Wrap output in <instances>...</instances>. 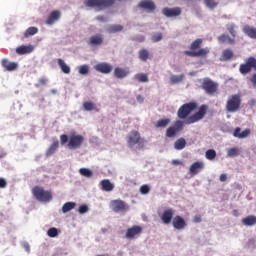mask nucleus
Here are the masks:
<instances>
[{
  "instance_id": "obj_1",
  "label": "nucleus",
  "mask_w": 256,
  "mask_h": 256,
  "mask_svg": "<svg viewBox=\"0 0 256 256\" xmlns=\"http://www.w3.org/2000/svg\"><path fill=\"white\" fill-rule=\"evenodd\" d=\"M197 107H199V105L195 101L183 104L177 111L178 119L182 120L175 121L173 126L167 128L166 137H175L179 132L183 131L185 125H193V123H199V121H201V119L207 115L208 107L207 105L203 104L199 107L197 112L191 115L193 111H196ZM184 119L185 121L183 122Z\"/></svg>"
},
{
  "instance_id": "obj_2",
  "label": "nucleus",
  "mask_w": 256,
  "mask_h": 256,
  "mask_svg": "<svg viewBox=\"0 0 256 256\" xmlns=\"http://www.w3.org/2000/svg\"><path fill=\"white\" fill-rule=\"evenodd\" d=\"M60 143L61 145H67L68 149L71 150L81 149V146L85 143V137L75 132H71L70 136L62 134L60 136Z\"/></svg>"
},
{
  "instance_id": "obj_3",
  "label": "nucleus",
  "mask_w": 256,
  "mask_h": 256,
  "mask_svg": "<svg viewBox=\"0 0 256 256\" xmlns=\"http://www.w3.org/2000/svg\"><path fill=\"white\" fill-rule=\"evenodd\" d=\"M203 45V39L198 38L194 40L190 45V50L184 51V55L187 57H207L209 55V48H201Z\"/></svg>"
},
{
  "instance_id": "obj_4",
  "label": "nucleus",
  "mask_w": 256,
  "mask_h": 256,
  "mask_svg": "<svg viewBox=\"0 0 256 256\" xmlns=\"http://www.w3.org/2000/svg\"><path fill=\"white\" fill-rule=\"evenodd\" d=\"M32 194L35 197L37 201H40L41 203H49V201H52L53 194L49 190H45L42 187L35 186L32 189Z\"/></svg>"
},
{
  "instance_id": "obj_5",
  "label": "nucleus",
  "mask_w": 256,
  "mask_h": 256,
  "mask_svg": "<svg viewBox=\"0 0 256 256\" xmlns=\"http://www.w3.org/2000/svg\"><path fill=\"white\" fill-rule=\"evenodd\" d=\"M241 95L240 94H233L231 95L227 102L225 109L227 113H237V111L241 110Z\"/></svg>"
},
{
  "instance_id": "obj_6",
  "label": "nucleus",
  "mask_w": 256,
  "mask_h": 256,
  "mask_svg": "<svg viewBox=\"0 0 256 256\" xmlns=\"http://www.w3.org/2000/svg\"><path fill=\"white\" fill-rule=\"evenodd\" d=\"M115 4V0H86V7H93L98 11H102V9H107Z\"/></svg>"
},
{
  "instance_id": "obj_7",
  "label": "nucleus",
  "mask_w": 256,
  "mask_h": 256,
  "mask_svg": "<svg viewBox=\"0 0 256 256\" xmlns=\"http://www.w3.org/2000/svg\"><path fill=\"white\" fill-rule=\"evenodd\" d=\"M128 147H135V145H143L145 138H141V134L137 130H132L126 137Z\"/></svg>"
},
{
  "instance_id": "obj_8",
  "label": "nucleus",
  "mask_w": 256,
  "mask_h": 256,
  "mask_svg": "<svg viewBox=\"0 0 256 256\" xmlns=\"http://www.w3.org/2000/svg\"><path fill=\"white\" fill-rule=\"evenodd\" d=\"M201 88L207 95H215V92L219 89V84L209 78H205L201 84Z\"/></svg>"
},
{
  "instance_id": "obj_9",
  "label": "nucleus",
  "mask_w": 256,
  "mask_h": 256,
  "mask_svg": "<svg viewBox=\"0 0 256 256\" xmlns=\"http://www.w3.org/2000/svg\"><path fill=\"white\" fill-rule=\"evenodd\" d=\"M110 209L114 213H127V211L129 210V206L123 200H112L110 202Z\"/></svg>"
},
{
  "instance_id": "obj_10",
  "label": "nucleus",
  "mask_w": 256,
  "mask_h": 256,
  "mask_svg": "<svg viewBox=\"0 0 256 256\" xmlns=\"http://www.w3.org/2000/svg\"><path fill=\"white\" fill-rule=\"evenodd\" d=\"M143 233V227L139 225H134L127 229L126 231V239H135L136 237H139Z\"/></svg>"
},
{
  "instance_id": "obj_11",
  "label": "nucleus",
  "mask_w": 256,
  "mask_h": 256,
  "mask_svg": "<svg viewBox=\"0 0 256 256\" xmlns=\"http://www.w3.org/2000/svg\"><path fill=\"white\" fill-rule=\"evenodd\" d=\"M94 69L98 73H102L104 75H109V73H111V71H113V66H111V64H109V63L102 62V63L96 64L94 66Z\"/></svg>"
},
{
  "instance_id": "obj_12",
  "label": "nucleus",
  "mask_w": 256,
  "mask_h": 256,
  "mask_svg": "<svg viewBox=\"0 0 256 256\" xmlns=\"http://www.w3.org/2000/svg\"><path fill=\"white\" fill-rule=\"evenodd\" d=\"M172 225H173L174 229L181 231L185 227H187V222H185V219H183V217L177 215L173 218Z\"/></svg>"
},
{
  "instance_id": "obj_13",
  "label": "nucleus",
  "mask_w": 256,
  "mask_h": 256,
  "mask_svg": "<svg viewBox=\"0 0 256 256\" xmlns=\"http://www.w3.org/2000/svg\"><path fill=\"white\" fill-rule=\"evenodd\" d=\"M204 168L205 164L203 162L196 161L190 166L189 173L190 175H198Z\"/></svg>"
},
{
  "instance_id": "obj_14",
  "label": "nucleus",
  "mask_w": 256,
  "mask_h": 256,
  "mask_svg": "<svg viewBox=\"0 0 256 256\" xmlns=\"http://www.w3.org/2000/svg\"><path fill=\"white\" fill-rule=\"evenodd\" d=\"M173 209L169 208L164 210V212L161 215V221L164 223V225H169L173 221Z\"/></svg>"
},
{
  "instance_id": "obj_15",
  "label": "nucleus",
  "mask_w": 256,
  "mask_h": 256,
  "mask_svg": "<svg viewBox=\"0 0 256 256\" xmlns=\"http://www.w3.org/2000/svg\"><path fill=\"white\" fill-rule=\"evenodd\" d=\"M138 7H140V9H145L148 13H153V11L157 9L155 3L151 0H143L139 3Z\"/></svg>"
},
{
  "instance_id": "obj_16",
  "label": "nucleus",
  "mask_w": 256,
  "mask_h": 256,
  "mask_svg": "<svg viewBox=\"0 0 256 256\" xmlns=\"http://www.w3.org/2000/svg\"><path fill=\"white\" fill-rule=\"evenodd\" d=\"M162 13L165 17H179L181 15V8H164Z\"/></svg>"
},
{
  "instance_id": "obj_17",
  "label": "nucleus",
  "mask_w": 256,
  "mask_h": 256,
  "mask_svg": "<svg viewBox=\"0 0 256 256\" xmlns=\"http://www.w3.org/2000/svg\"><path fill=\"white\" fill-rule=\"evenodd\" d=\"M59 19H61V11L53 10L46 20V25H53Z\"/></svg>"
},
{
  "instance_id": "obj_18",
  "label": "nucleus",
  "mask_w": 256,
  "mask_h": 256,
  "mask_svg": "<svg viewBox=\"0 0 256 256\" xmlns=\"http://www.w3.org/2000/svg\"><path fill=\"white\" fill-rule=\"evenodd\" d=\"M1 65H2V67H4L5 71H15V70H17V67H19L17 65V63L10 62L7 59H2Z\"/></svg>"
},
{
  "instance_id": "obj_19",
  "label": "nucleus",
  "mask_w": 256,
  "mask_h": 256,
  "mask_svg": "<svg viewBox=\"0 0 256 256\" xmlns=\"http://www.w3.org/2000/svg\"><path fill=\"white\" fill-rule=\"evenodd\" d=\"M127 75H129V71L125 68L116 67L114 69V77H116V79H125Z\"/></svg>"
},
{
  "instance_id": "obj_20",
  "label": "nucleus",
  "mask_w": 256,
  "mask_h": 256,
  "mask_svg": "<svg viewBox=\"0 0 256 256\" xmlns=\"http://www.w3.org/2000/svg\"><path fill=\"white\" fill-rule=\"evenodd\" d=\"M16 53L18 55H27L29 53H33V46L32 45H22L16 48Z\"/></svg>"
},
{
  "instance_id": "obj_21",
  "label": "nucleus",
  "mask_w": 256,
  "mask_h": 256,
  "mask_svg": "<svg viewBox=\"0 0 256 256\" xmlns=\"http://www.w3.org/2000/svg\"><path fill=\"white\" fill-rule=\"evenodd\" d=\"M243 33H245L247 35V37H249L250 39H256V28L249 26V25H245L242 28Z\"/></svg>"
},
{
  "instance_id": "obj_22",
  "label": "nucleus",
  "mask_w": 256,
  "mask_h": 256,
  "mask_svg": "<svg viewBox=\"0 0 256 256\" xmlns=\"http://www.w3.org/2000/svg\"><path fill=\"white\" fill-rule=\"evenodd\" d=\"M100 185L102 186V191L111 192L113 189H115V186L113 183H111L110 180L104 179L100 182Z\"/></svg>"
},
{
  "instance_id": "obj_23",
  "label": "nucleus",
  "mask_w": 256,
  "mask_h": 256,
  "mask_svg": "<svg viewBox=\"0 0 256 256\" xmlns=\"http://www.w3.org/2000/svg\"><path fill=\"white\" fill-rule=\"evenodd\" d=\"M242 223L246 227H253V225H256V216L255 215H249L247 217H244L242 219Z\"/></svg>"
},
{
  "instance_id": "obj_24",
  "label": "nucleus",
  "mask_w": 256,
  "mask_h": 256,
  "mask_svg": "<svg viewBox=\"0 0 256 256\" xmlns=\"http://www.w3.org/2000/svg\"><path fill=\"white\" fill-rule=\"evenodd\" d=\"M220 43H228L229 45H235V39L231 38L228 34H222L218 37Z\"/></svg>"
},
{
  "instance_id": "obj_25",
  "label": "nucleus",
  "mask_w": 256,
  "mask_h": 256,
  "mask_svg": "<svg viewBox=\"0 0 256 256\" xmlns=\"http://www.w3.org/2000/svg\"><path fill=\"white\" fill-rule=\"evenodd\" d=\"M57 63L62 71V73H65L66 75H69L71 73V68L65 63V60L59 58L57 60Z\"/></svg>"
},
{
  "instance_id": "obj_26",
  "label": "nucleus",
  "mask_w": 256,
  "mask_h": 256,
  "mask_svg": "<svg viewBox=\"0 0 256 256\" xmlns=\"http://www.w3.org/2000/svg\"><path fill=\"white\" fill-rule=\"evenodd\" d=\"M59 149V140L54 141L46 151V157H51Z\"/></svg>"
},
{
  "instance_id": "obj_27",
  "label": "nucleus",
  "mask_w": 256,
  "mask_h": 256,
  "mask_svg": "<svg viewBox=\"0 0 256 256\" xmlns=\"http://www.w3.org/2000/svg\"><path fill=\"white\" fill-rule=\"evenodd\" d=\"M186 146L187 141H185V138H180L174 143V149H176V151H182V149H185Z\"/></svg>"
},
{
  "instance_id": "obj_28",
  "label": "nucleus",
  "mask_w": 256,
  "mask_h": 256,
  "mask_svg": "<svg viewBox=\"0 0 256 256\" xmlns=\"http://www.w3.org/2000/svg\"><path fill=\"white\" fill-rule=\"evenodd\" d=\"M82 107H83L84 111H99L97 109V105H95V103L90 102V101L84 102Z\"/></svg>"
},
{
  "instance_id": "obj_29",
  "label": "nucleus",
  "mask_w": 256,
  "mask_h": 256,
  "mask_svg": "<svg viewBox=\"0 0 256 256\" xmlns=\"http://www.w3.org/2000/svg\"><path fill=\"white\" fill-rule=\"evenodd\" d=\"M169 123H171V119L169 118L160 119L156 122L155 127H157L158 129H165V127H167Z\"/></svg>"
},
{
  "instance_id": "obj_30",
  "label": "nucleus",
  "mask_w": 256,
  "mask_h": 256,
  "mask_svg": "<svg viewBox=\"0 0 256 256\" xmlns=\"http://www.w3.org/2000/svg\"><path fill=\"white\" fill-rule=\"evenodd\" d=\"M103 37L101 35H94L90 37V45H102Z\"/></svg>"
},
{
  "instance_id": "obj_31",
  "label": "nucleus",
  "mask_w": 256,
  "mask_h": 256,
  "mask_svg": "<svg viewBox=\"0 0 256 256\" xmlns=\"http://www.w3.org/2000/svg\"><path fill=\"white\" fill-rule=\"evenodd\" d=\"M76 205L77 204L75 202H66L62 206V213H69V211H72V209H75Z\"/></svg>"
},
{
  "instance_id": "obj_32",
  "label": "nucleus",
  "mask_w": 256,
  "mask_h": 256,
  "mask_svg": "<svg viewBox=\"0 0 256 256\" xmlns=\"http://www.w3.org/2000/svg\"><path fill=\"white\" fill-rule=\"evenodd\" d=\"M222 59L223 61H231V59H233V51L230 49L224 50L222 53Z\"/></svg>"
},
{
  "instance_id": "obj_33",
  "label": "nucleus",
  "mask_w": 256,
  "mask_h": 256,
  "mask_svg": "<svg viewBox=\"0 0 256 256\" xmlns=\"http://www.w3.org/2000/svg\"><path fill=\"white\" fill-rule=\"evenodd\" d=\"M39 29H37V27H29L27 28V30L24 33V37H31L33 35H37Z\"/></svg>"
},
{
  "instance_id": "obj_34",
  "label": "nucleus",
  "mask_w": 256,
  "mask_h": 256,
  "mask_svg": "<svg viewBox=\"0 0 256 256\" xmlns=\"http://www.w3.org/2000/svg\"><path fill=\"white\" fill-rule=\"evenodd\" d=\"M134 79L136 81H139L140 83H147L149 81V77H147V74L139 73L134 76Z\"/></svg>"
},
{
  "instance_id": "obj_35",
  "label": "nucleus",
  "mask_w": 256,
  "mask_h": 256,
  "mask_svg": "<svg viewBox=\"0 0 256 256\" xmlns=\"http://www.w3.org/2000/svg\"><path fill=\"white\" fill-rule=\"evenodd\" d=\"M205 157L208 159V161H213V159L217 157V152L214 149H209L206 151Z\"/></svg>"
},
{
  "instance_id": "obj_36",
  "label": "nucleus",
  "mask_w": 256,
  "mask_h": 256,
  "mask_svg": "<svg viewBox=\"0 0 256 256\" xmlns=\"http://www.w3.org/2000/svg\"><path fill=\"white\" fill-rule=\"evenodd\" d=\"M139 59L140 61H147L149 59V51L147 49H141L139 51Z\"/></svg>"
},
{
  "instance_id": "obj_37",
  "label": "nucleus",
  "mask_w": 256,
  "mask_h": 256,
  "mask_svg": "<svg viewBox=\"0 0 256 256\" xmlns=\"http://www.w3.org/2000/svg\"><path fill=\"white\" fill-rule=\"evenodd\" d=\"M183 79H185V75L181 74V75H172L170 77V81L171 83L175 84V83H181V81H183Z\"/></svg>"
},
{
  "instance_id": "obj_38",
  "label": "nucleus",
  "mask_w": 256,
  "mask_h": 256,
  "mask_svg": "<svg viewBox=\"0 0 256 256\" xmlns=\"http://www.w3.org/2000/svg\"><path fill=\"white\" fill-rule=\"evenodd\" d=\"M79 173L82 177H93V172L88 168H80Z\"/></svg>"
},
{
  "instance_id": "obj_39",
  "label": "nucleus",
  "mask_w": 256,
  "mask_h": 256,
  "mask_svg": "<svg viewBox=\"0 0 256 256\" xmlns=\"http://www.w3.org/2000/svg\"><path fill=\"white\" fill-rule=\"evenodd\" d=\"M120 31H123L121 25H111L108 27V33H119Z\"/></svg>"
},
{
  "instance_id": "obj_40",
  "label": "nucleus",
  "mask_w": 256,
  "mask_h": 256,
  "mask_svg": "<svg viewBox=\"0 0 256 256\" xmlns=\"http://www.w3.org/2000/svg\"><path fill=\"white\" fill-rule=\"evenodd\" d=\"M226 29L232 37H237V31L235 30V24H227Z\"/></svg>"
},
{
  "instance_id": "obj_41",
  "label": "nucleus",
  "mask_w": 256,
  "mask_h": 256,
  "mask_svg": "<svg viewBox=\"0 0 256 256\" xmlns=\"http://www.w3.org/2000/svg\"><path fill=\"white\" fill-rule=\"evenodd\" d=\"M204 3L208 9H215L219 5L215 0H204Z\"/></svg>"
},
{
  "instance_id": "obj_42",
  "label": "nucleus",
  "mask_w": 256,
  "mask_h": 256,
  "mask_svg": "<svg viewBox=\"0 0 256 256\" xmlns=\"http://www.w3.org/2000/svg\"><path fill=\"white\" fill-rule=\"evenodd\" d=\"M227 155L229 157H237L239 155V148L234 147V148L228 149Z\"/></svg>"
},
{
  "instance_id": "obj_43",
  "label": "nucleus",
  "mask_w": 256,
  "mask_h": 256,
  "mask_svg": "<svg viewBox=\"0 0 256 256\" xmlns=\"http://www.w3.org/2000/svg\"><path fill=\"white\" fill-rule=\"evenodd\" d=\"M79 73L80 75H89V65L84 64L79 67Z\"/></svg>"
},
{
  "instance_id": "obj_44",
  "label": "nucleus",
  "mask_w": 256,
  "mask_h": 256,
  "mask_svg": "<svg viewBox=\"0 0 256 256\" xmlns=\"http://www.w3.org/2000/svg\"><path fill=\"white\" fill-rule=\"evenodd\" d=\"M47 235H48V237L54 238V237H57V235H59V231L57 230V228L52 227V228L48 229Z\"/></svg>"
},
{
  "instance_id": "obj_45",
  "label": "nucleus",
  "mask_w": 256,
  "mask_h": 256,
  "mask_svg": "<svg viewBox=\"0 0 256 256\" xmlns=\"http://www.w3.org/2000/svg\"><path fill=\"white\" fill-rule=\"evenodd\" d=\"M149 191H151V188L149 187V185L144 184L140 187V193L141 195H147L149 193Z\"/></svg>"
},
{
  "instance_id": "obj_46",
  "label": "nucleus",
  "mask_w": 256,
  "mask_h": 256,
  "mask_svg": "<svg viewBox=\"0 0 256 256\" xmlns=\"http://www.w3.org/2000/svg\"><path fill=\"white\" fill-rule=\"evenodd\" d=\"M161 39H163V34L161 33H155L152 35V41L154 43H158V41H161Z\"/></svg>"
},
{
  "instance_id": "obj_47",
  "label": "nucleus",
  "mask_w": 256,
  "mask_h": 256,
  "mask_svg": "<svg viewBox=\"0 0 256 256\" xmlns=\"http://www.w3.org/2000/svg\"><path fill=\"white\" fill-rule=\"evenodd\" d=\"M249 135H251V130L246 129L244 131H242L240 133V135L238 136L239 139H245V137H249Z\"/></svg>"
},
{
  "instance_id": "obj_48",
  "label": "nucleus",
  "mask_w": 256,
  "mask_h": 256,
  "mask_svg": "<svg viewBox=\"0 0 256 256\" xmlns=\"http://www.w3.org/2000/svg\"><path fill=\"white\" fill-rule=\"evenodd\" d=\"M87 211H89V207L87 205H81L78 209V213H80V215L87 213Z\"/></svg>"
},
{
  "instance_id": "obj_49",
  "label": "nucleus",
  "mask_w": 256,
  "mask_h": 256,
  "mask_svg": "<svg viewBox=\"0 0 256 256\" xmlns=\"http://www.w3.org/2000/svg\"><path fill=\"white\" fill-rule=\"evenodd\" d=\"M39 85H47V78H40L36 87H39Z\"/></svg>"
},
{
  "instance_id": "obj_50",
  "label": "nucleus",
  "mask_w": 256,
  "mask_h": 256,
  "mask_svg": "<svg viewBox=\"0 0 256 256\" xmlns=\"http://www.w3.org/2000/svg\"><path fill=\"white\" fill-rule=\"evenodd\" d=\"M7 187V181L4 178H0V189Z\"/></svg>"
},
{
  "instance_id": "obj_51",
  "label": "nucleus",
  "mask_w": 256,
  "mask_h": 256,
  "mask_svg": "<svg viewBox=\"0 0 256 256\" xmlns=\"http://www.w3.org/2000/svg\"><path fill=\"white\" fill-rule=\"evenodd\" d=\"M239 135H241V128L238 127L234 130L233 136L239 138Z\"/></svg>"
},
{
  "instance_id": "obj_52",
  "label": "nucleus",
  "mask_w": 256,
  "mask_h": 256,
  "mask_svg": "<svg viewBox=\"0 0 256 256\" xmlns=\"http://www.w3.org/2000/svg\"><path fill=\"white\" fill-rule=\"evenodd\" d=\"M23 247H24L25 251H27V253H30V251H31V246H29V243H24V244H23Z\"/></svg>"
},
{
  "instance_id": "obj_53",
  "label": "nucleus",
  "mask_w": 256,
  "mask_h": 256,
  "mask_svg": "<svg viewBox=\"0 0 256 256\" xmlns=\"http://www.w3.org/2000/svg\"><path fill=\"white\" fill-rule=\"evenodd\" d=\"M97 21H101L102 23H106L107 19L105 18V16H98L96 17Z\"/></svg>"
},
{
  "instance_id": "obj_54",
  "label": "nucleus",
  "mask_w": 256,
  "mask_h": 256,
  "mask_svg": "<svg viewBox=\"0 0 256 256\" xmlns=\"http://www.w3.org/2000/svg\"><path fill=\"white\" fill-rule=\"evenodd\" d=\"M220 181H221L222 183H225V181H227V174H221V175H220Z\"/></svg>"
},
{
  "instance_id": "obj_55",
  "label": "nucleus",
  "mask_w": 256,
  "mask_h": 256,
  "mask_svg": "<svg viewBox=\"0 0 256 256\" xmlns=\"http://www.w3.org/2000/svg\"><path fill=\"white\" fill-rule=\"evenodd\" d=\"M194 223H201V215H196L193 219Z\"/></svg>"
},
{
  "instance_id": "obj_56",
  "label": "nucleus",
  "mask_w": 256,
  "mask_h": 256,
  "mask_svg": "<svg viewBox=\"0 0 256 256\" xmlns=\"http://www.w3.org/2000/svg\"><path fill=\"white\" fill-rule=\"evenodd\" d=\"M251 83L252 85H254V87H256V74H253L251 77Z\"/></svg>"
},
{
  "instance_id": "obj_57",
  "label": "nucleus",
  "mask_w": 256,
  "mask_h": 256,
  "mask_svg": "<svg viewBox=\"0 0 256 256\" xmlns=\"http://www.w3.org/2000/svg\"><path fill=\"white\" fill-rule=\"evenodd\" d=\"M172 165H183L181 160H172Z\"/></svg>"
},
{
  "instance_id": "obj_58",
  "label": "nucleus",
  "mask_w": 256,
  "mask_h": 256,
  "mask_svg": "<svg viewBox=\"0 0 256 256\" xmlns=\"http://www.w3.org/2000/svg\"><path fill=\"white\" fill-rule=\"evenodd\" d=\"M137 101H138L139 103H143V96L138 95V96H137Z\"/></svg>"
},
{
  "instance_id": "obj_59",
  "label": "nucleus",
  "mask_w": 256,
  "mask_h": 256,
  "mask_svg": "<svg viewBox=\"0 0 256 256\" xmlns=\"http://www.w3.org/2000/svg\"><path fill=\"white\" fill-rule=\"evenodd\" d=\"M237 210H233V215H235V217H237Z\"/></svg>"
},
{
  "instance_id": "obj_60",
  "label": "nucleus",
  "mask_w": 256,
  "mask_h": 256,
  "mask_svg": "<svg viewBox=\"0 0 256 256\" xmlns=\"http://www.w3.org/2000/svg\"><path fill=\"white\" fill-rule=\"evenodd\" d=\"M52 93H56V91H55V90H52Z\"/></svg>"
}]
</instances>
